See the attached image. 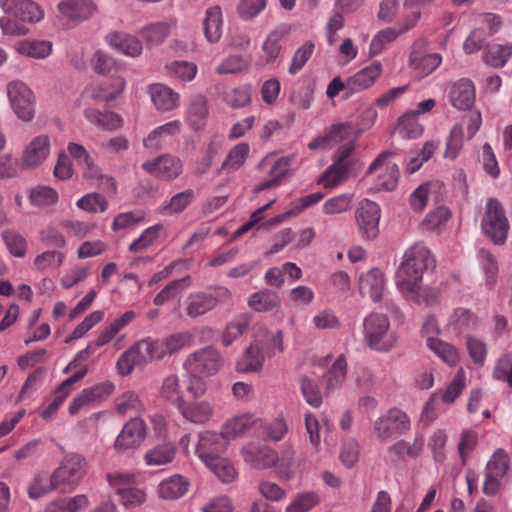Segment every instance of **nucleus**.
<instances>
[{
    "label": "nucleus",
    "mask_w": 512,
    "mask_h": 512,
    "mask_svg": "<svg viewBox=\"0 0 512 512\" xmlns=\"http://www.w3.org/2000/svg\"><path fill=\"white\" fill-rule=\"evenodd\" d=\"M435 266L430 250L423 243H415L404 254L396 272V285L403 295L418 304L433 306L439 301V291L421 287L423 273Z\"/></svg>",
    "instance_id": "f257e3e1"
},
{
    "label": "nucleus",
    "mask_w": 512,
    "mask_h": 512,
    "mask_svg": "<svg viewBox=\"0 0 512 512\" xmlns=\"http://www.w3.org/2000/svg\"><path fill=\"white\" fill-rule=\"evenodd\" d=\"M90 346L86 349L80 351L74 360H72L64 369V373H68L70 370L74 368H79L77 372H75L72 376L67 378L65 381L61 383V385L56 389L55 396L52 402L41 412V416L45 420L51 419L59 407L65 401L67 396L70 394L72 390V386L79 380H81L87 373L88 369L86 365H81V361H86L90 356Z\"/></svg>",
    "instance_id": "f03ea898"
},
{
    "label": "nucleus",
    "mask_w": 512,
    "mask_h": 512,
    "mask_svg": "<svg viewBox=\"0 0 512 512\" xmlns=\"http://www.w3.org/2000/svg\"><path fill=\"white\" fill-rule=\"evenodd\" d=\"M411 429L409 416L398 408H391L380 415L372 424V433L380 441L404 435Z\"/></svg>",
    "instance_id": "7ed1b4c3"
},
{
    "label": "nucleus",
    "mask_w": 512,
    "mask_h": 512,
    "mask_svg": "<svg viewBox=\"0 0 512 512\" xmlns=\"http://www.w3.org/2000/svg\"><path fill=\"white\" fill-rule=\"evenodd\" d=\"M510 225L501 203L494 199H488L485 216L482 220L484 234L495 244H503L508 235Z\"/></svg>",
    "instance_id": "20e7f679"
},
{
    "label": "nucleus",
    "mask_w": 512,
    "mask_h": 512,
    "mask_svg": "<svg viewBox=\"0 0 512 512\" xmlns=\"http://www.w3.org/2000/svg\"><path fill=\"white\" fill-rule=\"evenodd\" d=\"M354 144L351 142L341 146L336 154L334 163L325 171L319 180L323 187H333L346 180L356 161L353 156Z\"/></svg>",
    "instance_id": "39448f33"
},
{
    "label": "nucleus",
    "mask_w": 512,
    "mask_h": 512,
    "mask_svg": "<svg viewBox=\"0 0 512 512\" xmlns=\"http://www.w3.org/2000/svg\"><path fill=\"white\" fill-rule=\"evenodd\" d=\"M7 96L16 116L24 122H30L35 116V96L22 81L13 80L7 84Z\"/></svg>",
    "instance_id": "423d86ee"
},
{
    "label": "nucleus",
    "mask_w": 512,
    "mask_h": 512,
    "mask_svg": "<svg viewBox=\"0 0 512 512\" xmlns=\"http://www.w3.org/2000/svg\"><path fill=\"white\" fill-rule=\"evenodd\" d=\"M87 471V461L80 454H68L53 472V481L59 487L74 490Z\"/></svg>",
    "instance_id": "0eeeda50"
},
{
    "label": "nucleus",
    "mask_w": 512,
    "mask_h": 512,
    "mask_svg": "<svg viewBox=\"0 0 512 512\" xmlns=\"http://www.w3.org/2000/svg\"><path fill=\"white\" fill-rule=\"evenodd\" d=\"M295 158V155H287L279 158H275L273 155H267L263 158L258 165V169L266 173L269 178L259 183L255 190L260 192L280 185L282 179L288 174Z\"/></svg>",
    "instance_id": "6e6552de"
},
{
    "label": "nucleus",
    "mask_w": 512,
    "mask_h": 512,
    "mask_svg": "<svg viewBox=\"0 0 512 512\" xmlns=\"http://www.w3.org/2000/svg\"><path fill=\"white\" fill-rule=\"evenodd\" d=\"M393 153L382 152L371 163L367 174L375 176V185L379 190L392 191L396 188L399 178V168L391 161Z\"/></svg>",
    "instance_id": "1a4fd4ad"
},
{
    "label": "nucleus",
    "mask_w": 512,
    "mask_h": 512,
    "mask_svg": "<svg viewBox=\"0 0 512 512\" xmlns=\"http://www.w3.org/2000/svg\"><path fill=\"white\" fill-rule=\"evenodd\" d=\"M223 364L220 352L212 347H206L190 354L184 366L190 373L213 376L222 369Z\"/></svg>",
    "instance_id": "9d476101"
},
{
    "label": "nucleus",
    "mask_w": 512,
    "mask_h": 512,
    "mask_svg": "<svg viewBox=\"0 0 512 512\" xmlns=\"http://www.w3.org/2000/svg\"><path fill=\"white\" fill-rule=\"evenodd\" d=\"M152 339L146 338L125 351L117 360V370L120 375H129L134 368L143 366L155 359L152 353Z\"/></svg>",
    "instance_id": "9b49d317"
},
{
    "label": "nucleus",
    "mask_w": 512,
    "mask_h": 512,
    "mask_svg": "<svg viewBox=\"0 0 512 512\" xmlns=\"http://www.w3.org/2000/svg\"><path fill=\"white\" fill-rule=\"evenodd\" d=\"M508 470V455L499 449L492 455L486 465L483 492L486 495H495L499 491L501 481L507 475Z\"/></svg>",
    "instance_id": "f8f14e48"
},
{
    "label": "nucleus",
    "mask_w": 512,
    "mask_h": 512,
    "mask_svg": "<svg viewBox=\"0 0 512 512\" xmlns=\"http://www.w3.org/2000/svg\"><path fill=\"white\" fill-rule=\"evenodd\" d=\"M354 128L349 123H337L308 143L310 150H329L344 141L352 142Z\"/></svg>",
    "instance_id": "ddd939ff"
},
{
    "label": "nucleus",
    "mask_w": 512,
    "mask_h": 512,
    "mask_svg": "<svg viewBox=\"0 0 512 512\" xmlns=\"http://www.w3.org/2000/svg\"><path fill=\"white\" fill-rule=\"evenodd\" d=\"M229 440L221 430L220 433L213 431H203L199 433V440L196 446V454L203 464L212 463L213 459L220 457L219 453L228 446Z\"/></svg>",
    "instance_id": "4468645a"
},
{
    "label": "nucleus",
    "mask_w": 512,
    "mask_h": 512,
    "mask_svg": "<svg viewBox=\"0 0 512 512\" xmlns=\"http://www.w3.org/2000/svg\"><path fill=\"white\" fill-rule=\"evenodd\" d=\"M427 41L424 38L417 39L409 56L410 66L420 75L427 76L432 73L442 62L438 53H426Z\"/></svg>",
    "instance_id": "2eb2a0df"
},
{
    "label": "nucleus",
    "mask_w": 512,
    "mask_h": 512,
    "mask_svg": "<svg viewBox=\"0 0 512 512\" xmlns=\"http://www.w3.org/2000/svg\"><path fill=\"white\" fill-rule=\"evenodd\" d=\"M364 333L368 345L378 351L391 349L397 341L396 332L389 322H364Z\"/></svg>",
    "instance_id": "dca6fc26"
},
{
    "label": "nucleus",
    "mask_w": 512,
    "mask_h": 512,
    "mask_svg": "<svg viewBox=\"0 0 512 512\" xmlns=\"http://www.w3.org/2000/svg\"><path fill=\"white\" fill-rule=\"evenodd\" d=\"M147 435L145 421L139 417H133L125 423L115 440V448L119 451L135 449L141 446Z\"/></svg>",
    "instance_id": "f3484780"
},
{
    "label": "nucleus",
    "mask_w": 512,
    "mask_h": 512,
    "mask_svg": "<svg viewBox=\"0 0 512 512\" xmlns=\"http://www.w3.org/2000/svg\"><path fill=\"white\" fill-rule=\"evenodd\" d=\"M51 143L47 135L34 137L24 148L20 164L24 169H36L40 167L50 155Z\"/></svg>",
    "instance_id": "a211bd4d"
},
{
    "label": "nucleus",
    "mask_w": 512,
    "mask_h": 512,
    "mask_svg": "<svg viewBox=\"0 0 512 512\" xmlns=\"http://www.w3.org/2000/svg\"><path fill=\"white\" fill-rule=\"evenodd\" d=\"M437 322H424L422 326V334L426 336L427 347L444 363L449 366H454L459 361V356L456 349L438 338L432 336L433 333L438 334L439 328Z\"/></svg>",
    "instance_id": "6ab92c4d"
},
{
    "label": "nucleus",
    "mask_w": 512,
    "mask_h": 512,
    "mask_svg": "<svg viewBox=\"0 0 512 512\" xmlns=\"http://www.w3.org/2000/svg\"><path fill=\"white\" fill-rule=\"evenodd\" d=\"M142 168L147 173L159 179L173 180L182 173L183 165L178 157L164 154L153 160L144 162Z\"/></svg>",
    "instance_id": "aec40b11"
},
{
    "label": "nucleus",
    "mask_w": 512,
    "mask_h": 512,
    "mask_svg": "<svg viewBox=\"0 0 512 512\" xmlns=\"http://www.w3.org/2000/svg\"><path fill=\"white\" fill-rule=\"evenodd\" d=\"M0 7L23 22L36 23L44 18L43 9L32 0H0Z\"/></svg>",
    "instance_id": "412c9836"
},
{
    "label": "nucleus",
    "mask_w": 512,
    "mask_h": 512,
    "mask_svg": "<svg viewBox=\"0 0 512 512\" xmlns=\"http://www.w3.org/2000/svg\"><path fill=\"white\" fill-rule=\"evenodd\" d=\"M380 215V207L377 203L368 199L361 201L356 211V222L366 238L373 239L377 236Z\"/></svg>",
    "instance_id": "4be33fe9"
},
{
    "label": "nucleus",
    "mask_w": 512,
    "mask_h": 512,
    "mask_svg": "<svg viewBox=\"0 0 512 512\" xmlns=\"http://www.w3.org/2000/svg\"><path fill=\"white\" fill-rule=\"evenodd\" d=\"M383 71L382 64L374 61L347 79L348 96L372 87Z\"/></svg>",
    "instance_id": "5701e85b"
},
{
    "label": "nucleus",
    "mask_w": 512,
    "mask_h": 512,
    "mask_svg": "<svg viewBox=\"0 0 512 512\" xmlns=\"http://www.w3.org/2000/svg\"><path fill=\"white\" fill-rule=\"evenodd\" d=\"M58 11L61 18L78 24L91 17L96 6L90 0H62L58 4Z\"/></svg>",
    "instance_id": "b1692460"
},
{
    "label": "nucleus",
    "mask_w": 512,
    "mask_h": 512,
    "mask_svg": "<svg viewBox=\"0 0 512 512\" xmlns=\"http://www.w3.org/2000/svg\"><path fill=\"white\" fill-rule=\"evenodd\" d=\"M320 364L328 366L323 377L326 384L325 393L329 395L333 391L341 388L344 384L347 375V362L342 355L337 357L333 362L332 358L327 356L321 360Z\"/></svg>",
    "instance_id": "393cba45"
},
{
    "label": "nucleus",
    "mask_w": 512,
    "mask_h": 512,
    "mask_svg": "<svg viewBox=\"0 0 512 512\" xmlns=\"http://www.w3.org/2000/svg\"><path fill=\"white\" fill-rule=\"evenodd\" d=\"M448 97L456 109L468 110L475 102V86L469 79H459L449 86Z\"/></svg>",
    "instance_id": "a878e982"
},
{
    "label": "nucleus",
    "mask_w": 512,
    "mask_h": 512,
    "mask_svg": "<svg viewBox=\"0 0 512 512\" xmlns=\"http://www.w3.org/2000/svg\"><path fill=\"white\" fill-rule=\"evenodd\" d=\"M244 461L255 469H266L276 464L277 453L267 446L248 444L241 450Z\"/></svg>",
    "instance_id": "bb28decb"
},
{
    "label": "nucleus",
    "mask_w": 512,
    "mask_h": 512,
    "mask_svg": "<svg viewBox=\"0 0 512 512\" xmlns=\"http://www.w3.org/2000/svg\"><path fill=\"white\" fill-rule=\"evenodd\" d=\"M148 93L155 108L161 112L176 109L180 103V95L172 88L161 83L151 84Z\"/></svg>",
    "instance_id": "cd10ccee"
},
{
    "label": "nucleus",
    "mask_w": 512,
    "mask_h": 512,
    "mask_svg": "<svg viewBox=\"0 0 512 512\" xmlns=\"http://www.w3.org/2000/svg\"><path fill=\"white\" fill-rule=\"evenodd\" d=\"M182 417L194 424H205L211 420L214 409L208 401H183L178 404Z\"/></svg>",
    "instance_id": "c85d7f7f"
},
{
    "label": "nucleus",
    "mask_w": 512,
    "mask_h": 512,
    "mask_svg": "<svg viewBox=\"0 0 512 512\" xmlns=\"http://www.w3.org/2000/svg\"><path fill=\"white\" fill-rule=\"evenodd\" d=\"M192 343V336L188 333H174L161 341L152 340V353H155V359H160L166 354H172Z\"/></svg>",
    "instance_id": "c756f323"
},
{
    "label": "nucleus",
    "mask_w": 512,
    "mask_h": 512,
    "mask_svg": "<svg viewBox=\"0 0 512 512\" xmlns=\"http://www.w3.org/2000/svg\"><path fill=\"white\" fill-rule=\"evenodd\" d=\"M384 288V274L378 269H372L360 277L359 291L361 295H368L374 302L382 299Z\"/></svg>",
    "instance_id": "7c9ffc66"
},
{
    "label": "nucleus",
    "mask_w": 512,
    "mask_h": 512,
    "mask_svg": "<svg viewBox=\"0 0 512 512\" xmlns=\"http://www.w3.org/2000/svg\"><path fill=\"white\" fill-rule=\"evenodd\" d=\"M264 359L263 347L258 340H255L237 361L236 369L241 373L258 372L263 367Z\"/></svg>",
    "instance_id": "2f4dec72"
},
{
    "label": "nucleus",
    "mask_w": 512,
    "mask_h": 512,
    "mask_svg": "<svg viewBox=\"0 0 512 512\" xmlns=\"http://www.w3.org/2000/svg\"><path fill=\"white\" fill-rule=\"evenodd\" d=\"M83 113L90 124L106 131H116L123 126V118L113 111L87 108Z\"/></svg>",
    "instance_id": "473e14b6"
},
{
    "label": "nucleus",
    "mask_w": 512,
    "mask_h": 512,
    "mask_svg": "<svg viewBox=\"0 0 512 512\" xmlns=\"http://www.w3.org/2000/svg\"><path fill=\"white\" fill-rule=\"evenodd\" d=\"M207 99L201 94L193 95L189 99L186 117L190 127L195 130H201L206 125L208 118Z\"/></svg>",
    "instance_id": "72a5a7b5"
},
{
    "label": "nucleus",
    "mask_w": 512,
    "mask_h": 512,
    "mask_svg": "<svg viewBox=\"0 0 512 512\" xmlns=\"http://www.w3.org/2000/svg\"><path fill=\"white\" fill-rule=\"evenodd\" d=\"M125 84L123 77H111L103 83L93 85L90 89L91 97L103 102L113 101L123 92Z\"/></svg>",
    "instance_id": "f704fd0d"
},
{
    "label": "nucleus",
    "mask_w": 512,
    "mask_h": 512,
    "mask_svg": "<svg viewBox=\"0 0 512 512\" xmlns=\"http://www.w3.org/2000/svg\"><path fill=\"white\" fill-rule=\"evenodd\" d=\"M108 44L120 53L136 57L142 52L141 42L132 35L124 32H113L106 36Z\"/></svg>",
    "instance_id": "c9c22d12"
},
{
    "label": "nucleus",
    "mask_w": 512,
    "mask_h": 512,
    "mask_svg": "<svg viewBox=\"0 0 512 512\" xmlns=\"http://www.w3.org/2000/svg\"><path fill=\"white\" fill-rule=\"evenodd\" d=\"M189 486L190 484L185 477L173 475L158 485L157 493L162 499L176 500L188 492Z\"/></svg>",
    "instance_id": "e433bc0d"
},
{
    "label": "nucleus",
    "mask_w": 512,
    "mask_h": 512,
    "mask_svg": "<svg viewBox=\"0 0 512 512\" xmlns=\"http://www.w3.org/2000/svg\"><path fill=\"white\" fill-rule=\"evenodd\" d=\"M257 418L250 413H244L228 419L222 426V431L228 440L239 437L250 430Z\"/></svg>",
    "instance_id": "4c0bfd02"
},
{
    "label": "nucleus",
    "mask_w": 512,
    "mask_h": 512,
    "mask_svg": "<svg viewBox=\"0 0 512 512\" xmlns=\"http://www.w3.org/2000/svg\"><path fill=\"white\" fill-rule=\"evenodd\" d=\"M164 230L165 227L161 223L146 228L138 238L130 243L128 251L131 253H140L150 249L157 243Z\"/></svg>",
    "instance_id": "58836bf2"
},
{
    "label": "nucleus",
    "mask_w": 512,
    "mask_h": 512,
    "mask_svg": "<svg viewBox=\"0 0 512 512\" xmlns=\"http://www.w3.org/2000/svg\"><path fill=\"white\" fill-rule=\"evenodd\" d=\"M222 11L219 6H213L206 10L203 21V30L206 39L210 43H217L222 35Z\"/></svg>",
    "instance_id": "ea45409f"
},
{
    "label": "nucleus",
    "mask_w": 512,
    "mask_h": 512,
    "mask_svg": "<svg viewBox=\"0 0 512 512\" xmlns=\"http://www.w3.org/2000/svg\"><path fill=\"white\" fill-rule=\"evenodd\" d=\"M15 50L26 57L44 59L52 53V43L47 40L24 39L15 44Z\"/></svg>",
    "instance_id": "a19ab883"
},
{
    "label": "nucleus",
    "mask_w": 512,
    "mask_h": 512,
    "mask_svg": "<svg viewBox=\"0 0 512 512\" xmlns=\"http://www.w3.org/2000/svg\"><path fill=\"white\" fill-rule=\"evenodd\" d=\"M180 130L181 122L179 120L170 121L152 130L143 140V144L146 148L158 150L161 148L164 138L174 136Z\"/></svg>",
    "instance_id": "79ce46f5"
},
{
    "label": "nucleus",
    "mask_w": 512,
    "mask_h": 512,
    "mask_svg": "<svg viewBox=\"0 0 512 512\" xmlns=\"http://www.w3.org/2000/svg\"><path fill=\"white\" fill-rule=\"evenodd\" d=\"M217 304V298L208 293L191 294L187 299L186 312L187 315L196 318L204 315L213 309Z\"/></svg>",
    "instance_id": "37998d69"
},
{
    "label": "nucleus",
    "mask_w": 512,
    "mask_h": 512,
    "mask_svg": "<svg viewBox=\"0 0 512 512\" xmlns=\"http://www.w3.org/2000/svg\"><path fill=\"white\" fill-rule=\"evenodd\" d=\"M176 451L173 443L159 444L145 453L144 460L148 466L165 465L173 461Z\"/></svg>",
    "instance_id": "c03bdc74"
},
{
    "label": "nucleus",
    "mask_w": 512,
    "mask_h": 512,
    "mask_svg": "<svg viewBox=\"0 0 512 512\" xmlns=\"http://www.w3.org/2000/svg\"><path fill=\"white\" fill-rule=\"evenodd\" d=\"M289 29L285 26L278 27L271 31L266 37L262 50L266 56V62L270 63L275 61L282 49V41L288 35Z\"/></svg>",
    "instance_id": "a18cd8bd"
},
{
    "label": "nucleus",
    "mask_w": 512,
    "mask_h": 512,
    "mask_svg": "<svg viewBox=\"0 0 512 512\" xmlns=\"http://www.w3.org/2000/svg\"><path fill=\"white\" fill-rule=\"evenodd\" d=\"M280 304V298L277 292L270 289H263L250 295L248 305L257 312H267Z\"/></svg>",
    "instance_id": "49530a36"
},
{
    "label": "nucleus",
    "mask_w": 512,
    "mask_h": 512,
    "mask_svg": "<svg viewBox=\"0 0 512 512\" xmlns=\"http://www.w3.org/2000/svg\"><path fill=\"white\" fill-rule=\"evenodd\" d=\"M194 197V191L191 189L177 193L159 207V213L167 216L179 214L192 203Z\"/></svg>",
    "instance_id": "de8ad7c7"
},
{
    "label": "nucleus",
    "mask_w": 512,
    "mask_h": 512,
    "mask_svg": "<svg viewBox=\"0 0 512 512\" xmlns=\"http://www.w3.org/2000/svg\"><path fill=\"white\" fill-rule=\"evenodd\" d=\"M191 284V278L189 276L183 277L169 282L154 298V304L156 306H162L177 297H179L184 290H186Z\"/></svg>",
    "instance_id": "09e8293b"
},
{
    "label": "nucleus",
    "mask_w": 512,
    "mask_h": 512,
    "mask_svg": "<svg viewBox=\"0 0 512 512\" xmlns=\"http://www.w3.org/2000/svg\"><path fill=\"white\" fill-rule=\"evenodd\" d=\"M115 408L120 415L124 416L144 412L145 405L136 392L126 391L116 399Z\"/></svg>",
    "instance_id": "8fccbe9b"
},
{
    "label": "nucleus",
    "mask_w": 512,
    "mask_h": 512,
    "mask_svg": "<svg viewBox=\"0 0 512 512\" xmlns=\"http://www.w3.org/2000/svg\"><path fill=\"white\" fill-rule=\"evenodd\" d=\"M250 153V146L248 143L242 142L235 145L226 156L222 163V170L226 172H235L245 163Z\"/></svg>",
    "instance_id": "3c124183"
},
{
    "label": "nucleus",
    "mask_w": 512,
    "mask_h": 512,
    "mask_svg": "<svg viewBox=\"0 0 512 512\" xmlns=\"http://www.w3.org/2000/svg\"><path fill=\"white\" fill-rule=\"evenodd\" d=\"M512 56V44H491L487 47L483 59L492 67H503Z\"/></svg>",
    "instance_id": "603ef678"
},
{
    "label": "nucleus",
    "mask_w": 512,
    "mask_h": 512,
    "mask_svg": "<svg viewBox=\"0 0 512 512\" xmlns=\"http://www.w3.org/2000/svg\"><path fill=\"white\" fill-rule=\"evenodd\" d=\"M466 386V374L463 368L457 370L454 378L448 384L445 390L436 391L438 397L445 404H452L462 393Z\"/></svg>",
    "instance_id": "864d4df0"
},
{
    "label": "nucleus",
    "mask_w": 512,
    "mask_h": 512,
    "mask_svg": "<svg viewBox=\"0 0 512 512\" xmlns=\"http://www.w3.org/2000/svg\"><path fill=\"white\" fill-rule=\"evenodd\" d=\"M65 258V253L61 251L47 250L35 257L33 267L38 271L57 270L62 266Z\"/></svg>",
    "instance_id": "5fc2aeb1"
},
{
    "label": "nucleus",
    "mask_w": 512,
    "mask_h": 512,
    "mask_svg": "<svg viewBox=\"0 0 512 512\" xmlns=\"http://www.w3.org/2000/svg\"><path fill=\"white\" fill-rule=\"evenodd\" d=\"M400 35L402 34L399 29L392 27L378 31L371 40L369 55L373 57L381 54L386 46L394 42Z\"/></svg>",
    "instance_id": "6e6d98bb"
},
{
    "label": "nucleus",
    "mask_w": 512,
    "mask_h": 512,
    "mask_svg": "<svg viewBox=\"0 0 512 512\" xmlns=\"http://www.w3.org/2000/svg\"><path fill=\"white\" fill-rule=\"evenodd\" d=\"M417 117L416 112L408 111L399 118L397 131L402 137L415 139L422 134L423 127Z\"/></svg>",
    "instance_id": "4d7b16f0"
},
{
    "label": "nucleus",
    "mask_w": 512,
    "mask_h": 512,
    "mask_svg": "<svg viewBox=\"0 0 512 512\" xmlns=\"http://www.w3.org/2000/svg\"><path fill=\"white\" fill-rule=\"evenodd\" d=\"M223 483H231L237 478L234 465L226 458L216 457L211 465L204 464Z\"/></svg>",
    "instance_id": "13d9d810"
},
{
    "label": "nucleus",
    "mask_w": 512,
    "mask_h": 512,
    "mask_svg": "<svg viewBox=\"0 0 512 512\" xmlns=\"http://www.w3.org/2000/svg\"><path fill=\"white\" fill-rule=\"evenodd\" d=\"M300 390L305 401L314 408H319L323 402L322 393L315 379L309 376L300 378Z\"/></svg>",
    "instance_id": "bf43d9fd"
},
{
    "label": "nucleus",
    "mask_w": 512,
    "mask_h": 512,
    "mask_svg": "<svg viewBox=\"0 0 512 512\" xmlns=\"http://www.w3.org/2000/svg\"><path fill=\"white\" fill-rule=\"evenodd\" d=\"M171 24L168 22H156L145 26L141 30L142 37L151 45H159L168 37Z\"/></svg>",
    "instance_id": "052dcab7"
},
{
    "label": "nucleus",
    "mask_w": 512,
    "mask_h": 512,
    "mask_svg": "<svg viewBox=\"0 0 512 512\" xmlns=\"http://www.w3.org/2000/svg\"><path fill=\"white\" fill-rule=\"evenodd\" d=\"M315 45L312 41H305L294 53L288 72L295 75L300 72L314 52Z\"/></svg>",
    "instance_id": "680f3d73"
},
{
    "label": "nucleus",
    "mask_w": 512,
    "mask_h": 512,
    "mask_svg": "<svg viewBox=\"0 0 512 512\" xmlns=\"http://www.w3.org/2000/svg\"><path fill=\"white\" fill-rule=\"evenodd\" d=\"M319 503L315 492H303L296 495L287 505L285 512H308Z\"/></svg>",
    "instance_id": "e2e57ef3"
},
{
    "label": "nucleus",
    "mask_w": 512,
    "mask_h": 512,
    "mask_svg": "<svg viewBox=\"0 0 512 512\" xmlns=\"http://www.w3.org/2000/svg\"><path fill=\"white\" fill-rule=\"evenodd\" d=\"M2 239L9 250L15 257H24L27 250L26 239L15 230H5L2 232Z\"/></svg>",
    "instance_id": "0e129e2a"
},
{
    "label": "nucleus",
    "mask_w": 512,
    "mask_h": 512,
    "mask_svg": "<svg viewBox=\"0 0 512 512\" xmlns=\"http://www.w3.org/2000/svg\"><path fill=\"white\" fill-rule=\"evenodd\" d=\"M29 199L34 206L47 207L57 202L58 194L51 187L37 186L31 190Z\"/></svg>",
    "instance_id": "69168bd1"
},
{
    "label": "nucleus",
    "mask_w": 512,
    "mask_h": 512,
    "mask_svg": "<svg viewBox=\"0 0 512 512\" xmlns=\"http://www.w3.org/2000/svg\"><path fill=\"white\" fill-rule=\"evenodd\" d=\"M59 488L53 481V474L46 473L37 475L29 487V496L33 499L42 497L53 489Z\"/></svg>",
    "instance_id": "338daca9"
},
{
    "label": "nucleus",
    "mask_w": 512,
    "mask_h": 512,
    "mask_svg": "<svg viewBox=\"0 0 512 512\" xmlns=\"http://www.w3.org/2000/svg\"><path fill=\"white\" fill-rule=\"evenodd\" d=\"M166 69L171 76L186 82L193 80L197 74V66L187 61L172 62Z\"/></svg>",
    "instance_id": "774afa93"
}]
</instances>
